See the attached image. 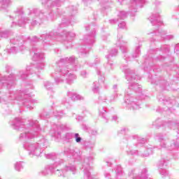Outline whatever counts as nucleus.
<instances>
[{
  "label": "nucleus",
  "mask_w": 179,
  "mask_h": 179,
  "mask_svg": "<svg viewBox=\"0 0 179 179\" xmlns=\"http://www.w3.org/2000/svg\"><path fill=\"white\" fill-rule=\"evenodd\" d=\"M42 5L49 9V17H45V13L39 8H27L26 15H24V10L22 7L17 8L13 11L10 19L13 20L11 24V27L15 26H19L20 27H26V24H30L31 26H37V24H41L47 19V20H55L57 19V13L59 16H62V22L59 24L56 29H54L46 34H42L40 38L34 36L30 38L28 36L27 38L23 36H17L10 39V45H8L6 50H4V55L3 57L4 59L8 58V54H17V52H23L26 50L24 44L26 41H28L32 45L31 49V54H34L32 59L36 62V67L29 66L33 68L31 70V73L33 75V72L37 71H43L45 66V62L44 61V53L40 52V48H37L36 43L42 41L43 47H45V44L51 45L50 43V40H55L56 41H61L64 43L66 48H71L72 47V41L75 38L76 34L73 32H67L65 30H62L63 27H67L69 24H73L76 23V15H78V8L73 6H69L64 10H59L58 8L62 5V3L65 2V0H54L51 1L50 0H41ZM62 31V32H61Z\"/></svg>",
  "instance_id": "obj_1"
},
{
  "label": "nucleus",
  "mask_w": 179,
  "mask_h": 179,
  "mask_svg": "<svg viewBox=\"0 0 179 179\" xmlns=\"http://www.w3.org/2000/svg\"><path fill=\"white\" fill-rule=\"evenodd\" d=\"M31 66H27L26 70H21L15 75L10 73L8 76L0 75V103L1 104H9V103H17L19 106H24L29 110L34 108V104L38 103L35 99H26L31 97V94H27V91L22 90L12 91L13 87L16 85V80L22 79L24 80L29 78V72L33 71Z\"/></svg>",
  "instance_id": "obj_2"
},
{
  "label": "nucleus",
  "mask_w": 179,
  "mask_h": 179,
  "mask_svg": "<svg viewBox=\"0 0 179 179\" xmlns=\"http://www.w3.org/2000/svg\"><path fill=\"white\" fill-rule=\"evenodd\" d=\"M10 125L13 129L22 132L19 136V141L22 142L24 150L28 152L30 157H41L43 152L48 148V140L42 137L36 143H32L29 141L34 139L42 131L38 121L34 120L22 119V117H15L10 121Z\"/></svg>",
  "instance_id": "obj_3"
},
{
  "label": "nucleus",
  "mask_w": 179,
  "mask_h": 179,
  "mask_svg": "<svg viewBox=\"0 0 179 179\" xmlns=\"http://www.w3.org/2000/svg\"><path fill=\"white\" fill-rule=\"evenodd\" d=\"M121 69L129 82V89L124 96L126 108L136 111L141 108L142 99H145V95L142 94V85L136 83L138 80H140L141 77L135 73V71L131 70L127 64H122Z\"/></svg>",
  "instance_id": "obj_4"
},
{
  "label": "nucleus",
  "mask_w": 179,
  "mask_h": 179,
  "mask_svg": "<svg viewBox=\"0 0 179 179\" xmlns=\"http://www.w3.org/2000/svg\"><path fill=\"white\" fill-rule=\"evenodd\" d=\"M56 64L57 67L50 75L56 85L64 83V82L71 85L73 80H76V75L71 73V71L76 72L80 69V65L78 64V58L75 56L62 58L56 62Z\"/></svg>",
  "instance_id": "obj_5"
},
{
  "label": "nucleus",
  "mask_w": 179,
  "mask_h": 179,
  "mask_svg": "<svg viewBox=\"0 0 179 179\" xmlns=\"http://www.w3.org/2000/svg\"><path fill=\"white\" fill-rule=\"evenodd\" d=\"M45 157L50 160H56V162L46 165L44 169L38 173L39 176H47L50 174H55L57 177H66L68 173H71L73 176L78 173L76 166L72 164L66 165L64 169H61L64 164V159H58V155L55 152L45 154Z\"/></svg>",
  "instance_id": "obj_6"
},
{
  "label": "nucleus",
  "mask_w": 179,
  "mask_h": 179,
  "mask_svg": "<svg viewBox=\"0 0 179 179\" xmlns=\"http://www.w3.org/2000/svg\"><path fill=\"white\" fill-rule=\"evenodd\" d=\"M129 129L127 127L122 128L120 131V134L124 135V138L122 142L127 143L128 150L126 151L128 156H136L139 155V149L143 146V143L146 142V138H142L138 135H128Z\"/></svg>",
  "instance_id": "obj_7"
},
{
  "label": "nucleus",
  "mask_w": 179,
  "mask_h": 179,
  "mask_svg": "<svg viewBox=\"0 0 179 179\" xmlns=\"http://www.w3.org/2000/svg\"><path fill=\"white\" fill-rule=\"evenodd\" d=\"M170 52V47L167 45H164L160 50H150V54H155V55H159L155 58H148L145 59L143 63L144 71L148 72L149 69L153 66L152 62H156V61H164L167 58V55Z\"/></svg>",
  "instance_id": "obj_8"
},
{
  "label": "nucleus",
  "mask_w": 179,
  "mask_h": 179,
  "mask_svg": "<svg viewBox=\"0 0 179 179\" xmlns=\"http://www.w3.org/2000/svg\"><path fill=\"white\" fill-rule=\"evenodd\" d=\"M92 30V33L85 35L83 40H81L82 45H86L85 48L80 49V57H86L89 54V49L94 43H96V27L94 24L86 25L85 30Z\"/></svg>",
  "instance_id": "obj_9"
},
{
  "label": "nucleus",
  "mask_w": 179,
  "mask_h": 179,
  "mask_svg": "<svg viewBox=\"0 0 179 179\" xmlns=\"http://www.w3.org/2000/svg\"><path fill=\"white\" fill-rule=\"evenodd\" d=\"M117 47H120L123 55L124 59L126 60V62L128 61H132L135 58H138L141 55V45L136 47L135 51L133 52L131 57L128 55V48H127V41H122V35H117V40L116 42Z\"/></svg>",
  "instance_id": "obj_10"
},
{
  "label": "nucleus",
  "mask_w": 179,
  "mask_h": 179,
  "mask_svg": "<svg viewBox=\"0 0 179 179\" xmlns=\"http://www.w3.org/2000/svg\"><path fill=\"white\" fill-rule=\"evenodd\" d=\"M157 99L159 103H162L164 104V107L158 108L157 111L158 113H163L166 111L167 114H170V113H173L174 111V108L176 107L179 106V97L176 98L173 96L172 98H162L160 96H157Z\"/></svg>",
  "instance_id": "obj_11"
},
{
  "label": "nucleus",
  "mask_w": 179,
  "mask_h": 179,
  "mask_svg": "<svg viewBox=\"0 0 179 179\" xmlns=\"http://www.w3.org/2000/svg\"><path fill=\"white\" fill-rule=\"evenodd\" d=\"M147 35L150 38L151 43L156 41V40L160 41V40H173L174 38V36L167 35V31L160 29L148 32Z\"/></svg>",
  "instance_id": "obj_12"
},
{
  "label": "nucleus",
  "mask_w": 179,
  "mask_h": 179,
  "mask_svg": "<svg viewBox=\"0 0 179 179\" xmlns=\"http://www.w3.org/2000/svg\"><path fill=\"white\" fill-rule=\"evenodd\" d=\"M152 125L156 127V128H160V127H168V128H171V129H177L176 132L177 134H179V122H173L169 121L166 122L159 117L152 122Z\"/></svg>",
  "instance_id": "obj_13"
},
{
  "label": "nucleus",
  "mask_w": 179,
  "mask_h": 179,
  "mask_svg": "<svg viewBox=\"0 0 179 179\" xmlns=\"http://www.w3.org/2000/svg\"><path fill=\"white\" fill-rule=\"evenodd\" d=\"M68 129V126L66 124L58 123L54 124L52 125V128L49 131L50 136L53 138H56V139H59L61 138V134L62 131H65Z\"/></svg>",
  "instance_id": "obj_14"
},
{
  "label": "nucleus",
  "mask_w": 179,
  "mask_h": 179,
  "mask_svg": "<svg viewBox=\"0 0 179 179\" xmlns=\"http://www.w3.org/2000/svg\"><path fill=\"white\" fill-rule=\"evenodd\" d=\"M96 73L97 75L100 76L99 82H94L93 83V87H92V92L93 93H99L100 92V86L101 87H104L107 88V85L104 83V80H106V78H104V76H101V72L100 71V69H96Z\"/></svg>",
  "instance_id": "obj_15"
},
{
  "label": "nucleus",
  "mask_w": 179,
  "mask_h": 179,
  "mask_svg": "<svg viewBox=\"0 0 179 179\" xmlns=\"http://www.w3.org/2000/svg\"><path fill=\"white\" fill-rule=\"evenodd\" d=\"M169 159L162 158L157 163L159 174L162 178H166L169 176V171L166 170L167 168Z\"/></svg>",
  "instance_id": "obj_16"
},
{
  "label": "nucleus",
  "mask_w": 179,
  "mask_h": 179,
  "mask_svg": "<svg viewBox=\"0 0 179 179\" xmlns=\"http://www.w3.org/2000/svg\"><path fill=\"white\" fill-rule=\"evenodd\" d=\"M149 20L152 26H157L159 29V26L163 24V21L160 18V10H155L149 17Z\"/></svg>",
  "instance_id": "obj_17"
},
{
  "label": "nucleus",
  "mask_w": 179,
  "mask_h": 179,
  "mask_svg": "<svg viewBox=\"0 0 179 179\" xmlns=\"http://www.w3.org/2000/svg\"><path fill=\"white\" fill-rule=\"evenodd\" d=\"M118 55V50L117 49H112L108 52V54L106 55V58L108 60V62L105 66L107 71H111L114 66V63L111 61V58L113 57H117Z\"/></svg>",
  "instance_id": "obj_18"
},
{
  "label": "nucleus",
  "mask_w": 179,
  "mask_h": 179,
  "mask_svg": "<svg viewBox=\"0 0 179 179\" xmlns=\"http://www.w3.org/2000/svg\"><path fill=\"white\" fill-rule=\"evenodd\" d=\"M144 3H146V0H130L129 9L130 13H135L138 8H143Z\"/></svg>",
  "instance_id": "obj_19"
},
{
  "label": "nucleus",
  "mask_w": 179,
  "mask_h": 179,
  "mask_svg": "<svg viewBox=\"0 0 179 179\" xmlns=\"http://www.w3.org/2000/svg\"><path fill=\"white\" fill-rule=\"evenodd\" d=\"M99 115L101 117L104 122H108L110 118V113L107 112V108L101 105L99 106Z\"/></svg>",
  "instance_id": "obj_20"
},
{
  "label": "nucleus",
  "mask_w": 179,
  "mask_h": 179,
  "mask_svg": "<svg viewBox=\"0 0 179 179\" xmlns=\"http://www.w3.org/2000/svg\"><path fill=\"white\" fill-rule=\"evenodd\" d=\"M154 138L155 141H157L159 143V146L157 147L158 149H162V148H166V146H167L166 140L164 138V136H163L162 134H156Z\"/></svg>",
  "instance_id": "obj_21"
},
{
  "label": "nucleus",
  "mask_w": 179,
  "mask_h": 179,
  "mask_svg": "<svg viewBox=\"0 0 179 179\" xmlns=\"http://www.w3.org/2000/svg\"><path fill=\"white\" fill-rule=\"evenodd\" d=\"M151 83H155L157 86H159L162 90H171V86L165 80L159 81H151Z\"/></svg>",
  "instance_id": "obj_22"
},
{
  "label": "nucleus",
  "mask_w": 179,
  "mask_h": 179,
  "mask_svg": "<svg viewBox=\"0 0 179 179\" xmlns=\"http://www.w3.org/2000/svg\"><path fill=\"white\" fill-rule=\"evenodd\" d=\"M67 96L69 97V99H71L72 101H78V100H85V97H83L82 95L71 91H69L67 92Z\"/></svg>",
  "instance_id": "obj_23"
},
{
  "label": "nucleus",
  "mask_w": 179,
  "mask_h": 179,
  "mask_svg": "<svg viewBox=\"0 0 179 179\" xmlns=\"http://www.w3.org/2000/svg\"><path fill=\"white\" fill-rule=\"evenodd\" d=\"M12 3L13 0H0V10H6Z\"/></svg>",
  "instance_id": "obj_24"
},
{
  "label": "nucleus",
  "mask_w": 179,
  "mask_h": 179,
  "mask_svg": "<svg viewBox=\"0 0 179 179\" xmlns=\"http://www.w3.org/2000/svg\"><path fill=\"white\" fill-rule=\"evenodd\" d=\"M23 164H24V162L22 161L16 162L13 164L14 170L18 173H20V171L24 169V166Z\"/></svg>",
  "instance_id": "obj_25"
},
{
  "label": "nucleus",
  "mask_w": 179,
  "mask_h": 179,
  "mask_svg": "<svg viewBox=\"0 0 179 179\" xmlns=\"http://www.w3.org/2000/svg\"><path fill=\"white\" fill-rule=\"evenodd\" d=\"M143 149L145 150L141 154L143 157H148V156H150V155L153 154V148L152 147H148L147 148L143 147Z\"/></svg>",
  "instance_id": "obj_26"
},
{
  "label": "nucleus",
  "mask_w": 179,
  "mask_h": 179,
  "mask_svg": "<svg viewBox=\"0 0 179 179\" xmlns=\"http://www.w3.org/2000/svg\"><path fill=\"white\" fill-rule=\"evenodd\" d=\"M111 3H113L112 0H99L100 6H101V8H104V9H107Z\"/></svg>",
  "instance_id": "obj_27"
},
{
  "label": "nucleus",
  "mask_w": 179,
  "mask_h": 179,
  "mask_svg": "<svg viewBox=\"0 0 179 179\" xmlns=\"http://www.w3.org/2000/svg\"><path fill=\"white\" fill-rule=\"evenodd\" d=\"M53 115L57 120H61V118H62V117H65V113H64V110H58V108H57L53 112Z\"/></svg>",
  "instance_id": "obj_28"
},
{
  "label": "nucleus",
  "mask_w": 179,
  "mask_h": 179,
  "mask_svg": "<svg viewBox=\"0 0 179 179\" xmlns=\"http://www.w3.org/2000/svg\"><path fill=\"white\" fill-rule=\"evenodd\" d=\"M62 106H64L67 110L72 108V103L69 101V99L64 98L62 101Z\"/></svg>",
  "instance_id": "obj_29"
},
{
  "label": "nucleus",
  "mask_w": 179,
  "mask_h": 179,
  "mask_svg": "<svg viewBox=\"0 0 179 179\" xmlns=\"http://www.w3.org/2000/svg\"><path fill=\"white\" fill-rule=\"evenodd\" d=\"M115 173L116 176V179H118L120 176H122V168L121 166L117 165L115 169Z\"/></svg>",
  "instance_id": "obj_30"
},
{
  "label": "nucleus",
  "mask_w": 179,
  "mask_h": 179,
  "mask_svg": "<svg viewBox=\"0 0 179 179\" xmlns=\"http://www.w3.org/2000/svg\"><path fill=\"white\" fill-rule=\"evenodd\" d=\"M128 13V12L124 10L120 11L119 13L117 14V17L120 20H124V19H127Z\"/></svg>",
  "instance_id": "obj_31"
},
{
  "label": "nucleus",
  "mask_w": 179,
  "mask_h": 179,
  "mask_svg": "<svg viewBox=\"0 0 179 179\" xmlns=\"http://www.w3.org/2000/svg\"><path fill=\"white\" fill-rule=\"evenodd\" d=\"M43 86L49 92H52V86H54V84L50 81H45L43 82Z\"/></svg>",
  "instance_id": "obj_32"
},
{
  "label": "nucleus",
  "mask_w": 179,
  "mask_h": 179,
  "mask_svg": "<svg viewBox=\"0 0 179 179\" xmlns=\"http://www.w3.org/2000/svg\"><path fill=\"white\" fill-rule=\"evenodd\" d=\"M94 145H96L94 141H88L84 142V146L85 149H93V148H94Z\"/></svg>",
  "instance_id": "obj_33"
},
{
  "label": "nucleus",
  "mask_w": 179,
  "mask_h": 179,
  "mask_svg": "<svg viewBox=\"0 0 179 179\" xmlns=\"http://www.w3.org/2000/svg\"><path fill=\"white\" fill-rule=\"evenodd\" d=\"M73 138H74L76 143L80 144L83 141V138L80 137V135H79L78 133H74Z\"/></svg>",
  "instance_id": "obj_34"
},
{
  "label": "nucleus",
  "mask_w": 179,
  "mask_h": 179,
  "mask_svg": "<svg viewBox=\"0 0 179 179\" xmlns=\"http://www.w3.org/2000/svg\"><path fill=\"white\" fill-rule=\"evenodd\" d=\"M82 115L83 117H91L92 116V113H90V110L87 109L85 107L82 108Z\"/></svg>",
  "instance_id": "obj_35"
},
{
  "label": "nucleus",
  "mask_w": 179,
  "mask_h": 179,
  "mask_svg": "<svg viewBox=\"0 0 179 179\" xmlns=\"http://www.w3.org/2000/svg\"><path fill=\"white\" fill-rule=\"evenodd\" d=\"M179 148L178 142L176 141L171 144L170 147H168L169 150H177Z\"/></svg>",
  "instance_id": "obj_36"
},
{
  "label": "nucleus",
  "mask_w": 179,
  "mask_h": 179,
  "mask_svg": "<svg viewBox=\"0 0 179 179\" xmlns=\"http://www.w3.org/2000/svg\"><path fill=\"white\" fill-rule=\"evenodd\" d=\"M74 133H66L64 138L67 142H71L73 139Z\"/></svg>",
  "instance_id": "obj_37"
},
{
  "label": "nucleus",
  "mask_w": 179,
  "mask_h": 179,
  "mask_svg": "<svg viewBox=\"0 0 179 179\" xmlns=\"http://www.w3.org/2000/svg\"><path fill=\"white\" fill-rule=\"evenodd\" d=\"M0 37L1 38H8L9 37V31H2L0 29Z\"/></svg>",
  "instance_id": "obj_38"
},
{
  "label": "nucleus",
  "mask_w": 179,
  "mask_h": 179,
  "mask_svg": "<svg viewBox=\"0 0 179 179\" xmlns=\"http://www.w3.org/2000/svg\"><path fill=\"white\" fill-rule=\"evenodd\" d=\"M107 101V96L104 94H101L99 97V104H103V103H106Z\"/></svg>",
  "instance_id": "obj_39"
},
{
  "label": "nucleus",
  "mask_w": 179,
  "mask_h": 179,
  "mask_svg": "<svg viewBox=\"0 0 179 179\" xmlns=\"http://www.w3.org/2000/svg\"><path fill=\"white\" fill-rule=\"evenodd\" d=\"M100 63V59L99 58H96L95 59V62L94 63H91L89 61L85 62V64H87V65H88L89 66H96V65H97V64Z\"/></svg>",
  "instance_id": "obj_40"
},
{
  "label": "nucleus",
  "mask_w": 179,
  "mask_h": 179,
  "mask_svg": "<svg viewBox=\"0 0 179 179\" xmlns=\"http://www.w3.org/2000/svg\"><path fill=\"white\" fill-rule=\"evenodd\" d=\"M40 117L42 120H45L47 118H50V113L47 112H43L40 115Z\"/></svg>",
  "instance_id": "obj_41"
},
{
  "label": "nucleus",
  "mask_w": 179,
  "mask_h": 179,
  "mask_svg": "<svg viewBox=\"0 0 179 179\" xmlns=\"http://www.w3.org/2000/svg\"><path fill=\"white\" fill-rule=\"evenodd\" d=\"M119 29H127V23L125 21H122L118 24Z\"/></svg>",
  "instance_id": "obj_42"
},
{
  "label": "nucleus",
  "mask_w": 179,
  "mask_h": 179,
  "mask_svg": "<svg viewBox=\"0 0 179 179\" xmlns=\"http://www.w3.org/2000/svg\"><path fill=\"white\" fill-rule=\"evenodd\" d=\"M117 97H118V94H115V95H112L110 99L108 100V101L109 103H113V101H114V100H115V99H117Z\"/></svg>",
  "instance_id": "obj_43"
},
{
  "label": "nucleus",
  "mask_w": 179,
  "mask_h": 179,
  "mask_svg": "<svg viewBox=\"0 0 179 179\" xmlns=\"http://www.w3.org/2000/svg\"><path fill=\"white\" fill-rule=\"evenodd\" d=\"M80 75L82 78H87V71L83 70L80 72Z\"/></svg>",
  "instance_id": "obj_44"
},
{
  "label": "nucleus",
  "mask_w": 179,
  "mask_h": 179,
  "mask_svg": "<svg viewBox=\"0 0 179 179\" xmlns=\"http://www.w3.org/2000/svg\"><path fill=\"white\" fill-rule=\"evenodd\" d=\"M174 52H175V54L178 55V54H179V43H177L176 45H175Z\"/></svg>",
  "instance_id": "obj_45"
},
{
  "label": "nucleus",
  "mask_w": 179,
  "mask_h": 179,
  "mask_svg": "<svg viewBox=\"0 0 179 179\" xmlns=\"http://www.w3.org/2000/svg\"><path fill=\"white\" fill-rule=\"evenodd\" d=\"M5 68H6V72L7 73H9V72H10L12 71V66H9L8 64L6 65Z\"/></svg>",
  "instance_id": "obj_46"
},
{
  "label": "nucleus",
  "mask_w": 179,
  "mask_h": 179,
  "mask_svg": "<svg viewBox=\"0 0 179 179\" xmlns=\"http://www.w3.org/2000/svg\"><path fill=\"white\" fill-rule=\"evenodd\" d=\"M118 22V20L116 19H112L109 20V23L110 24H115V23H117Z\"/></svg>",
  "instance_id": "obj_47"
},
{
  "label": "nucleus",
  "mask_w": 179,
  "mask_h": 179,
  "mask_svg": "<svg viewBox=\"0 0 179 179\" xmlns=\"http://www.w3.org/2000/svg\"><path fill=\"white\" fill-rule=\"evenodd\" d=\"M113 89L115 93H117L118 92V85H114L113 87Z\"/></svg>",
  "instance_id": "obj_48"
},
{
  "label": "nucleus",
  "mask_w": 179,
  "mask_h": 179,
  "mask_svg": "<svg viewBox=\"0 0 179 179\" xmlns=\"http://www.w3.org/2000/svg\"><path fill=\"white\" fill-rule=\"evenodd\" d=\"M90 134H91V135L96 136V135H97V130L92 129L90 131Z\"/></svg>",
  "instance_id": "obj_49"
},
{
  "label": "nucleus",
  "mask_w": 179,
  "mask_h": 179,
  "mask_svg": "<svg viewBox=\"0 0 179 179\" xmlns=\"http://www.w3.org/2000/svg\"><path fill=\"white\" fill-rule=\"evenodd\" d=\"M83 118H85V117H83V115L82 116H76V117L77 121H81V120H83Z\"/></svg>",
  "instance_id": "obj_50"
},
{
  "label": "nucleus",
  "mask_w": 179,
  "mask_h": 179,
  "mask_svg": "<svg viewBox=\"0 0 179 179\" xmlns=\"http://www.w3.org/2000/svg\"><path fill=\"white\" fill-rule=\"evenodd\" d=\"M93 0H83V2L86 5V3H90Z\"/></svg>",
  "instance_id": "obj_51"
},
{
  "label": "nucleus",
  "mask_w": 179,
  "mask_h": 179,
  "mask_svg": "<svg viewBox=\"0 0 179 179\" xmlns=\"http://www.w3.org/2000/svg\"><path fill=\"white\" fill-rule=\"evenodd\" d=\"M27 89H34V87L32 85H27Z\"/></svg>",
  "instance_id": "obj_52"
},
{
  "label": "nucleus",
  "mask_w": 179,
  "mask_h": 179,
  "mask_svg": "<svg viewBox=\"0 0 179 179\" xmlns=\"http://www.w3.org/2000/svg\"><path fill=\"white\" fill-rule=\"evenodd\" d=\"M161 4H162V2H160L159 1H156L155 2V5H156V6H159V5H161Z\"/></svg>",
  "instance_id": "obj_53"
},
{
  "label": "nucleus",
  "mask_w": 179,
  "mask_h": 179,
  "mask_svg": "<svg viewBox=\"0 0 179 179\" xmlns=\"http://www.w3.org/2000/svg\"><path fill=\"white\" fill-rule=\"evenodd\" d=\"M118 119V117H117V115H114L113 116V121H117V120Z\"/></svg>",
  "instance_id": "obj_54"
},
{
  "label": "nucleus",
  "mask_w": 179,
  "mask_h": 179,
  "mask_svg": "<svg viewBox=\"0 0 179 179\" xmlns=\"http://www.w3.org/2000/svg\"><path fill=\"white\" fill-rule=\"evenodd\" d=\"M3 150V146H2V144L0 143V153H2Z\"/></svg>",
  "instance_id": "obj_55"
},
{
  "label": "nucleus",
  "mask_w": 179,
  "mask_h": 179,
  "mask_svg": "<svg viewBox=\"0 0 179 179\" xmlns=\"http://www.w3.org/2000/svg\"><path fill=\"white\" fill-rule=\"evenodd\" d=\"M106 164H108V166H111V162L110 161H106Z\"/></svg>",
  "instance_id": "obj_56"
},
{
  "label": "nucleus",
  "mask_w": 179,
  "mask_h": 179,
  "mask_svg": "<svg viewBox=\"0 0 179 179\" xmlns=\"http://www.w3.org/2000/svg\"><path fill=\"white\" fill-rule=\"evenodd\" d=\"M172 19H178V18L176 15H172Z\"/></svg>",
  "instance_id": "obj_57"
},
{
  "label": "nucleus",
  "mask_w": 179,
  "mask_h": 179,
  "mask_svg": "<svg viewBox=\"0 0 179 179\" xmlns=\"http://www.w3.org/2000/svg\"><path fill=\"white\" fill-rule=\"evenodd\" d=\"M34 76H35V78H39V76L36 73H35Z\"/></svg>",
  "instance_id": "obj_58"
},
{
  "label": "nucleus",
  "mask_w": 179,
  "mask_h": 179,
  "mask_svg": "<svg viewBox=\"0 0 179 179\" xmlns=\"http://www.w3.org/2000/svg\"><path fill=\"white\" fill-rule=\"evenodd\" d=\"M102 39H103V40H106V39H107V37L103 36H102Z\"/></svg>",
  "instance_id": "obj_59"
},
{
  "label": "nucleus",
  "mask_w": 179,
  "mask_h": 179,
  "mask_svg": "<svg viewBox=\"0 0 179 179\" xmlns=\"http://www.w3.org/2000/svg\"><path fill=\"white\" fill-rule=\"evenodd\" d=\"M153 72H159V71L158 70H157L156 69H153Z\"/></svg>",
  "instance_id": "obj_60"
},
{
  "label": "nucleus",
  "mask_w": 179,
  "mask_h": 179,
  "mask_svg": "<svg viewBox=\"0 0 179 179\" xmlns=\"http://www.w3.org/2000/svg\"><path fill=\"white\" fill-rule=\"evenodd\" d=\"M174 157V159H177V157Z\"/></svg>",
  "instance_id": "obj_61"
},
{
  "label": "nucleus",
  "mask_w": 179,
  "mask_h": 179,
  "mask_svg": "<svg viewBox=\"0 0 179 179\" xmlns=\"http://www.w3.org/2000/svg\"><path fill=\"white\" fill-rule=\"evenodd\" d=\"M1 179V178H0Z\"/></svg>",
  "instance_id": "obj_62"
}]
</instances>
